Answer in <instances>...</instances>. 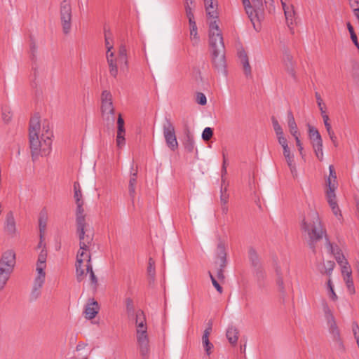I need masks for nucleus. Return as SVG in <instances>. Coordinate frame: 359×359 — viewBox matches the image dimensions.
Instances as JSON below:
<instances>
[{
    "mask_svg": "<svg viewBox=\"0 0 359 359\" xmlns=\"http://www.w3.org/2000/svg\"><path fill=\"white\" fill-rule=\"evenodd\" d=\"M320 114H321V116L323 117V123H324L325 127L326 128V130L327 131H330V130H332L331 124L330 123L329 116L326 114V111H323V113H320Z\"/></svg>",
    "mask_w": 359,
    "mask_h": 359,
    "instance_id": "49",
    "label": "nucleus"
},
{
    "mask_svg": "<svg viewBox=\"0 0 359 359\" xmlns=\"http://www.w3.org/2000/svg\"><path fill=\"white\" fill-rule=\"evenodd\" d=\"M315 97L317 101V104L319 108V110L320 111V113H323V111H325V104L323 102V99L321 98L320 95L316 92L315 93Z\"/></svg>",
    "mask_w": 359,
    "mask_h": 359,
    "instance_id": "46",
    "label": "nucleus"
},
{
    "mask_svg": "<svg viewBox=\"0 0 359 359\" xmlns=\"http://www.w3.org/2000/svg\"><path fill=\"white\" fill-rule=\"evenodd\" d=\"M322 307L325 318L327 321L329 332L332 334L333 339L337 343L339 350L343 352L345 348L340 338V332L336 323L333 312L325 301H323Z\"/></svg>",
    "mask_w": 359,
    "mask_h": 359,
    "instance_id": "6",
    "label": "nucleus"
},
{
    "mask_svg": "<svg viewBox=\"0 0 359 359\" xmlns=\"http://www.w3.org/2000/svg\"><path fill=\"white\" fill-rule=\"evenodd\" d=\"M327 296L329 297V298L333 302H337L338 299V296L337 295L334 291V285L330 278L328 279L327 283Z\"/></svg>",
    "mask_w": 359,
    "mask_h": 359,
    "instance_id": "37",
    "label": "nucleus"
},
{
    "mask_svg": "<svg viewBox=\"0 0 359 359\" xmlns=\"http://www.w3.org/2000/svg\"><path fill=\"white\" fill-rule=\"evenodd\" d=\"M137 341L139 346L140 353L143 359H147L149 353V337H138Z\"/></svg>",
    "mask_w": 359,
    "mask_h": 359,
    "instance_id": "23",
    "label": "nucleus"
},
{
    "mask_svg": "<svg viewBox=\"0 0 359 359\" xmlns=\"http://www.w3.org/2000/svg\"><path fill=\"white\" fill-rule=\"evenodd\" d=\"M16 264L15 252L13 250H8L3 252L0 259V269L12 273Z\"/></svg>",
    "mask_w": 359,
    "mask_h": 359,
    "instance_id": "11",
    "label": "nucleus"
},
{
    "mask_svg": "<svg viewBox=\"0 0 359 359\" xmlns=\"http://www.w3.org/2000/svg\"><path fill=\"white\" fill-rule=\"evenodd\" d=\"M279 144L283 148V156L292 176L296 177L297 175V170L296 163L294 161V156L291 152L287 141L284 142V143H280Z\"/></svg>",
    "mask_w": 359,
    "mask_h": 359,
    "instance_id": "15",
    "label": "nucleus"
},
{
    "mask_svg": "<svg viewBox=\"0 0 359 359\" xmlns=\"http://www.w3.org/2000/svg\"><path fill=\"white\" fill-rule=\"evenodd\" d=\"M301 229L307 233L310 239V245L313 248V243L326 236V231L323 228L318 213L316 210H310L304 217Z\"/></svg>",
    "mask_w": 359,
    "mask_h": 359,
    "instance_id": "4",
    "label": "nucleus"
},
{
    "mask_svg": "<svg viewBox=\"0 0 359 359\" xmlns=\"http://www.w3.org/2000/svg\"><path fill=\"white\" fill-rule=\"evenodd\" d=\"M77 233L79 238V250L76 255L75 264L76 276L78 282H81L84 278V270L83 263L86 259V255H90L88 252L93 241V233L88 228V225L77 227Z\"/></svg>",
    "mask_w": 359,
    "mask_h": 359,
    "instance_id": "2",
    "label": "nucleus"
},
{
    "mask_svg": "<svg viewBox=\"0 0 359 359\" xmlns=\"http://www.w3.org/2000/svg\"><path fill=\"white\" fill-rule=\"evenodd\" d=\"M74 198L76 203H84L83 200V195L81 192V189L80 184L78 182H75L74 183Z\"/></svg>",
    "mask_w": 359,
    "mask_h": 359,
    "instance_id": "33",
    "label": "nucleus"
},
{
    "mask_svg": "<svg viewBox=\"0 0 359 359\" xmlns=\"http://www.w3.org/2000/svg\"><path fill=\"white\" fill-rule=\"evenodd\" d=\"M277 284H278L280 290H281V292H284V283H283V280L281 277H279L278 278Z\"/></svg>",
    "mask_w": 359,
    "mask_h": 359,
    "instance_id": "64",
    "label": "nucleus"
},
{
    "mask_svg": "<svg viewBox=\"0 0 359 359\" xmlns=\"http://www.w3.org/2000/svg\"><path fill=\"white\" fill-rule=\"evenodd\" d=\"M125 135H116V144L118 147H122L125 145L126 140L124 137Z\"/></svg>",
    "mask_w": 359,
    "mask_h": 359,
    "instance_id": "53",
    "label": "nucleus"
},
{
    "mask_svg": "<svg viewBox=\"0 0 359 359\" xmlns=\"http://www.w3.org/2000/svg\"><path fill=\"white\" fill-rule=\"evenodd\" d=\"M86 264H84V262L83 263V269L84 270V275L86 273L89 274V279L90 282V285L93 290H97L98 287V279L97 276H95L93 270V266L91 264V255H86Z\"/></svg>",
    "mask_w": 359,
    "mask_h": 359,
    "instance_id": "16",
    "label": "nucleus"
},
{
    "mask_svg": "<svg viewBox=\"0 0 359 359\" xmlns=\"http://www.w3.org/2000/svg\"><path fill=\"white\" fill-rule=\"evenodd\" d=\"M341 273L348 294H354L355 293V290L352 278L351 268L344 267V269L341 270Z\"/></svg>",
    "mask_w": 359,
    "mask_h": 359,
    "instance_id": "18",
    "label": "nucleus"
},
{
    "mask_svg": "<svg viewBox=\"0 0 359 359\" xmlns=\"http://www.w3.org/2000/svg\"><path fill=\"white\" fill-rule=\"evenodd\" d=\"M210 279L212 280V283L214 285V287L216 288V290L219 292H222V287L219 285L218 282L215 280V278L213 277V276L210 273Z\"/></svg>",
    "mask_w": 359,
    "mask_h": 359,
    "instance_id": "56",
    "label": "nucleus"
},
{
    "mask_svg": "<svg viewBox=\"0 0 359 359\" xmlns=\"http://www.w3.org/2000/svg\"><path fill=\"white\" fill-rule=\"evenodd\" d=\"M217 264H219V268L217 269V276L219 279H224V269L225 268L226 266H222L221 263H217Z\"/></svg>",
    "mask_w": 359,
    "mask_h": 359,
    "instance_id": "57",
    "label": "nucleus"
},
{
    "mask_svg": "<svg viewBox=\"0 0 359 359\" xmlns=\"http://www.w3.org/2000/svg\"><path fill=\"white\" fill-rule=\"evenodd\" d=\"M126 313L129 318L135 317L136 312L135 311V307L133 301L130 298H126L125 300Z\"/></svg>",
    "mask_w": 359,
    "mask_h": 359,
    "instance_id": "34",
    "label": "nucleus"
},
{
    "mask_svg": "<svg viewBox=\"0 0 359 359\" xmlns=\"http://www.w3.org/2000/svg\"><path fill=\"white\" fill-rule=\"evenodd\" d=\"M2 118L6 123L11 121L12 118V114L8 107H4L2 109Z\"/></svg>",
    "mask_w": 359,
    "mask_h": 359,
    "instance_id": "43",
    "label": "nucleus"
},
{
    "mask_svg": "<svg viewBox=\"0 0 359 359\" xmlns=\"http://www.w3.org/2000/svg\"><path fill=\"white\" fill-rule=\"evenodd\" d=\"M5 231L11 236H13L16 233L15 221L12 211L8 212L6 215Z\"/></svg>",
    "mask_w": 359,
    "mask_h": 359,
    "instance_id": "21",
    "label": "nucleus"
},
{
    "mask_svg": "<svg viewBox=\"0 0 359 359\" xmlns=\"http://www.w3.org/2000/svg\"><path fill=\"white\" fill-rule=\"evenodd\" d=\"M185 11L189 21L194 20V15L190 5H185Z\"/></svg>",
    "mask_w": 359,
    "mask_h": 359,
    "instance_id": "52",
    "label": "nucleus"
},
{
    "mask_svg": "<svg viewBox=\"0 0 359 359\" xmlns=\"http://www.w3.org/2000/svg\"><path fill=\"white\" fill-rule=\"evenodd\" d=\"M335 266V263L332 261H327L325 263V271H327V275L330 276Z\"/></svg>",
    "mask_w": 359,
    "mask_h": 359,
    "instance_id": "50",
    "label": "nucleus"
},
{
    "mask_svg": "<svg viewBox=\"0 0 359 359\" xmlns=\"http://www.w3.org/2000/svg\"><path fill=\"white\" fill-rule=\"evenodd\" d=\"M102 115L108 124H113L115 121V109L112 102V95L110 92L104 90L102 93Z\"/></svg>",
    "mask_w": 359,
    "mask_h": 359,
    "instance_id": "7",
    "label": "nucleus"
},
{
    "mask_svg": "<svg viewBox=\"0 0 359 359\" xmlns=\"http://www.w3.org/2000/svg\"><path fill=\"white\" fill-rule=\"evenodd\" d=\"M11 275V273L0 269V291L4 288Z\"/></svg>",
    "mask_w": 359,
    "mask_h": 359,
    "instance_id": "39",
    "label": "nucleus"
},
{
    "mask_svg": "<svg viewBox=\"0 0 359 359\" xmlns=\"http://www.w3.org/2000/svg\"><path fill=\"white\" fill-rule=\"evenodd\" d=\"M137 184V171L131 172L128 184V192L132 201H134L135 196V189Z\"/></svg>",
    "mask_w": 359,
    "mask_h": 359,
    "instance_id": "28",
    "label": "nucleus"
},
{
    "mask_svg": "<svg viewBox=\"0 0 359 359\" xmlns=\"http://www.w3.org/2000/svg\"><path fill=\"white\" fill-rule=\"evenodd\" d=\"M106 59L109 74L114 78L117 77L118 69L125 72L128 68L127 49L125 45L119 46L117 53L114 51L106 53Z\"/></svg>",
    "mask_w": 359,
    "mask_h": 359,
    "instance_id": "5",
    "label": "nucleus"
},
{
    "mask_svg": "<svg viewBox=\"0 0 359 359\" xmlns=\"http://www.w3.org/2000/svg\"><path fill=\"white\" fill-rule=\"evenodd\" d=\"M280 1L287 23L292 25L295 15L294 6L292 4H287L285 0H280Z\"/></svg>",
    "mask_w": 359,
    "mask_h": 359,
    "instance_id": "22",
    "label": "nucleus"
},
{
    "mask_svg": "<svg viewBox=\"0 0 359 359\" xmlns=\"http://www.w3.org/2000/svg\"><path fill=\"white\" fill-rule=\"evenodd\" d=\"M238 57L240 58L241 62L243 66L244 73L248 76L251 75V67L249 64L248 57L245 50H241L238 53Z\"/></svg>",
    "mask_w": 359,
    "mask_h": 359,
    "instance_id": "27",
    "label": "nucleus"
},
{
    "mask_svg": "<svg viewBox=\"0 0 359 359\" xmlns=\"http://www.w3.org/2000/svg\"><path fill=\"white\" fill-rule=\"evenodd\" d=\"M72 8L70 0H62L60 6V18L62 32L65 34L72 29Z\"/></svg>",
    "mask_w": 359,
    "mask_h": 359,
    "instance_id": "8",
    "label": "nucleus"
},
{
    "mask_svg": "<svg viewBox=\"0 0 359 359\" xmlns=\"http://www.w3.org/2000/svg\"><path fill=\"white\" fill-rule=\"evenodd\" d=\"M316 156L319 161H323L324 154L323 151V142L311 144Z\"/></svg>",
    "mask_w": 359,
    "mask_h": 359,
    "instance_id": "36",
    "label": "nucleus"
},
{
    "mask_svg": "<svg viewBox=\"0 0 359 359\" xmlns=\"http://www.w3.org/2000/svg\"><path fill=\"white\" fill-rule=\"evenodd\" d=\"M135 318L136 324L137 339H138V337H148L147 327L144 312L142 310L137 311Z\"/></svg>",
    "mask_w": 359,
    "mask_h": 359,
    "instance_id": "14",
    "label": "nucleus"
},
{
    "mask_svg": "<svg viewBox=\"0 0 359 359\" xmlns=\"http://www.w3.org/2000/svg\"><path fill=\"white\" fill-rule=\"evenodd\" d=\"M53 136V131L48 122L44 121L41 128L39 115H34L31 118L29 127V142L33 158L46 156L50 153Z\"/></svg>",
    "mask_w": 359,
    "mask_h": 359,
    "instance_id": "1",
    "label": "nucleus"
},
{
    "mask_svg": "<svg viewBox=\"0 0 359 359\" xmlns=\"http://www.w3.org/2000/svg\"><path fill=\"white\" fill-rule=\"evenodd\" d=\"M99 311V305L98 303L95 301L93 299L89 300L88 303L86 306L85 308V315L86 318L88 320L93 319Z\"/></svg>",
    "mask_w": 359,
    "mask_h": 359,
    "instance_id": "20",
    "label": "nucleus"
},
{
    "mask_svg": "<svg viewBox=\"0 0 359 359\" xmlns=\"http://www.w3.org/2000/svg\"><path fill=\"white\" fill-rule=\"evenodd\" d=\"M212 129L210 127H207L202 133V139L205 141H208L212 137Z\"/></svg>",
    "mask_w": 359,
    "mask_h": 359,
    "instance_id": "48",
    "label": "nucleus"
},
{
    "mask_svg": "<svg viewBox=\"0 0 359 359\" xmlns=\"http://www.w3.org/2000/svg\"><path fill=\"white\" fill-rule=\"evenodd\" d=\"M337 189H332L331 187H327V189L326 191V198L328 203H331L332 201H336V195H335V190Z\"/></svg>",
    "mask_w": 359,
    "mask_h": 359,
    "instance_id": "45",
    "label": "nucleus"
},
{
    "mask_svg": "<svg viewBox=\"0 0 359 359\" xmlns=\"http://www.w3.org/2000/svg\"><path fill=\"white\" fill-rule=\"evenodd\" d=\"M186 149L189 152H193L194 150V142L191 140H189L185 146Z\"/></svg>",
    "mask_w": 359,
    "mask_h": 359,
    "instance_id": "58",
    "label": "nucleus"
},
{
    "mask_svg": "<svg viewBox=\"0 0 359 359\" xmlns=\"http://www.w3.org/2000/svg\"><path fill=\"white\" fill-rule=\"evenodd\" d=\"M330 175L327 180V187H331L332 189H337L338 186L337 180V174L334 170V166L330 165L329 166Z\"/></svg>",
    "mask_w": 359,
    "mask_h": 359,
    "instance_id": "29",
    "label": "nucleus"
},
{
    "mask_svg": "<svg viewBox=\"0 0 359 359\" xmlns=\"http://www.w3.org/2000/svg\"><path fill=\"white\" fill-rule=\"evenodd\" d=\"M84 203H76V227L81 226H86L85 215H84V209L83 208Z\"/></svg>",
    "mask_w": 359,
    "mask_h": 359,
    "instance_id": "26",
    "label": "nucleus"
},
{
    "mask_svg": "<svg viewBox=\"0 0 359 359\" xmlns=\"http://www.w3.org/2000/svg\"><path fill=\"white\" fill-rule=\"evenodd\" d=\"M30 52H31L32 59L34 60V58L36 57V52H37V46L34 41H32L30 43Z\"/></svg>",
    "mask_w": 359,
    "mask_h": 359,
    "instance_id": "55",
    "label": "nucleus"
},
{
    "mask_svg": "<svg viewBox=\"0 0 359 359\" xmlns=\"http://www.w3.org/2000/svg\"><path fill=\"white\" fill-rule=\"evenodd\" d=\"M196 102L201 105H205L207 102L206 96L203 93L196 95Z\"/></svg>",
    "mask_w": 359,
    "mask_h": 359,
    "instance_id": "51",
    "label": "nucleus"
},
{
    "mask_svg": "<svg viewBox=\"0 0 359 359\" xmlns=\"http://www.w3.org/2000/svg\"><path fill=\"white\" fill-rule=\"evenodd\" d=\"M216 256L218 259L217 263H221L222 266H226V248L223 243L219 242L217 246Z\"/></svg>",
    "mask_w": 359,
    "mask_h": 359,
    "instance_id": "24",
    "label": "nucleus"
},
{
    "mask_svg": "<svg viewBox=\"0 0 359 359\" xmlns=\"http://www.w3.org/2000/svg\"><path fill=\"white\" fill-rule=\"evenodd\" d=\"M229 194L227 193L226 188L222 187L221 190H220V201H221L222 205H226L228 203V201H229Z\"/></svg>",
    "mask_w": 359,
    "mask_h": 359,
    "instance_id": "44",
    "label": "nucleus"
},
{
    "mask_svg": "<svg viewBox=\"0 0 359 359\" xmlns=\"http://www.w3.org/2000/svg\"><path fill=\"white\" fill-rule=\"evenodd\" d=\"M352 332L355 339L359 338V325L356 322L352 323Z\"/></svg>",
    "mask_w": 359,
    "mask_h": 359,
    "instance_id": "54",
    "label": "nucleus"
},
{
    "mask_svg": "<svg viewBox=\"0 0 359 359\" xmlns=\"http://www.w3.org/2000/svg\"><path fill=\"white\" fill-rule=\"evenodd\" d=\"M296 142V145L298 148V151L300 154L301 156H303V146H302V144L301 142V140L299 138H297V140L295 141Z\"/></svg>",
    "mask_w": 359,
    "mask_h": 359,
    "instance_id": "61",
    "label": "nucleus"
},
{
    "mask_svg": "<svg viewBox=\"0 0 359 359\" xmlns=\"http://www.w3.org/2000/svg\"><path fill=\"white\" fill-rule=\"evenodd\" d=\"M212 321L210 320L208 323V327L204 330L203 334L202 336V345L206 355H210L212 353L211 350L213 348V344L209 340V336L212 332Z\"/></svg>",
    "mask_w": 359,
    "mask_h": 359,
    "instance_id": "17",
    "label": "nucleus"
},
{
    "mask_svg": "<svg viewBox=\"0 0 359 359\" xmlns=\"http://www.w3.org/2000/svg\"><path fill=\"white\" fill-rule=\"evenodd\" d=\"M204 3L206 13L210 21L217 20L219 18V13L217 12V1L204 0Z\"/></svg>",
    "mask_w": 359,
    "mask_h": 359,
    "instance_id": "19",
    "label": "nucleus"
},
{
    "mask_svg": "<svg viewBox=\"0 0 359 359\" xmlns=\"http://www.w3.org/2000/svg\"><path fill=\"white\" fill-rule=\"evenodd\" d=\"M47 219H48V215H47L46 211L42 210L40 212L39 218V226L40 238H41V241L39 243V246H38L39 248H41V245H42L41 239H42L43 235L46 229Z\"/></svg>",
    "mask_w": 359,
    "mask_h": 359,
    "instance_id": "25",
    "label": "nucleus"
},
{
    "mask_svg": "<svg viewBox=\"0 0 359 359\" xmlns=\"http://www.w3.org/2000/svg\"><path fill=\"white\" fill-rule=\"evenodd\" d=\"M332 210L333 214H334L336 217H341V210H340V209H339V206H337V207H334V208L332 209Z\"/></svg>",
    "mask_w": 359,
    "mask_h": 359,
    "instance_id": "63",
    "label": "nucleus"
},
{
    "mask_svg": "<svg viewBox=\"0 0 359 359\" xmlns=\"http://www.w3.org/2000/svg\"><path fill=\"white\" fill-rule=\"evenodd\" d=\"M328 133V135L331 140V141L333 142L335 147L337 146V137L333 131V130H330V131H327Z\"/></svg>",
    "mask_w": 359,
    "mask_h": 359,
    "instance_id": "59",
    "label": "nucleus"
},
{
    "mask_svg": "<svg viewBox=\"0 0 359 359\" xmlns=\"http://www.w3.org/2000/svg\"><path fill=\"white\" fill-rule=\"evenodd\" d=\"M47 251L42 249L38 256L36 264L46 265Z\"/></svg>",
    "mask_w": 359,
    "mask_h": 359,
    "instance_id": "42",
    "label": "nucleus"
},
{
    "mask_svg": "<svg viewBox=\"0 0 359 359\" xmlns=\"http://www.w3.org/2000/svg\"><path fill=\"white\" fill-rule=\"evenodd\" d=\"M317 269L320 273L327 275V271H325L326 268L325 267V262L320 263L319 264H318Z\"/></svg>",
    "mask_w": 359,
    "mask_h": 359,
    "instance_id": "60",
    "label": "nucleus"
},
{
    "mask_svg": "<svg viewBox=\"0 0 359 359\" xmlns=\"http://www.w3.org/2000/svg\"><path fill=\"white\" fill-rule=\"evenodd\" d=\"M209 44L212 51V60L217 69L225 67L224 43L223 36L217 20L209 22Z\"/></svg>",
    "mask_w": 359,
    "mask_h": 359,
    "instance_id": "3",
    "label": "nucleus"
},
{
    "mask_svg": "<svg viewBox=\"0 0 359 359\" xmlns=\"http://www.w3.org/2000/svg\"><path fill=\"white\" fill-rule=\"evenodd\" d=\"M248 256L250 261L251 262L252 264L257 267V269L260 268V264L259 260V257L257 254V252L253 248H250L248 252Z\"/></svg>",
    "mask_w": 359,
    "mask_h": 359,
    "instance_id": "38",
    "label": "nucleus"
},
{
    "mask_svg": "<svg viewBox=\"0 0 359 359\" xmlns=\"http://www.w3.org/2000/svg\"><path fill=\"white\" fill-rule=\"evenodd\" d=\"M226 335L231 344H236L238 339V331L235 327L229 326L226 330Z\"/></svg>",
    "mask_w": 359,
    "mask_h": 359,
    "instance_id": "32",
    "label": "nucleus"
},
{
    "mask_svg": "<svg viewBox=\"0 0 359 359\" xmlns=\"http://www.w3.org/2000/svg\"><path fill=\"white\" fill-rule=\"evenodd\" d=\"M147 273L150 276L154 277L155 276V262L152 258L149 259Z\"/></svg>",
    "mask_w": 359,
    "mask_h": 359,
    "instance_id": "47",
    "label": "nucleus"
},
{
    "mask_svg": "<svg viewBox=\"0 0 359 359\" xmlns=\"http://www.w3.org/2000/svg\"><path fill=\"white\" fill-rule=\"evenodd\" d=\"M190 27V39L193 45H197L199 41V36L198 35V29L195 20L189 21Z\"/></svg>",
    "mask_w": 359,
    "mask_h": 359,
    "instance_id": "30",
    "label": "nucleus"
},
{
    "mask_svg": "<svg viewBox=\"0 0 359 359\" xmlns=\"http://www.w3.org/2000/svg\"><path fill=\"white\" fill-rule=\"evenodd\" d=\"M104 41H105V47L107 49L106 53H109L110 52H114V44L113 39L111 38V34L109 31L104 30Z\"/></svg>",
    "mask_w": 359,
    "mask_h": 359,
    "instance_id": "35",
    "label": "nucleus"
},
{
    "mask_svg": "<svg viewBox=\"0 0 359 359\" xmlns=\"http://www.w3.org/2000/svg\"><path fill=\"white\" fill-rule=\"evenodd\" d=\"M287 124L290 133L298 130L294 116L290 111L287 113Z\"/></svg>",
    "mask_w": 359,
    "mask_h": 359,
    "instance_id": "40",
    "label": "nucleus"
},
{
    "mask_svg": "<svg viewBox=\"0 0 359 359\" xmlns=\"http://www.w3.org/2000/svg\"><path fill=\"white\" fill-rule=\"evenodd\" d=\"M326 245L327 248H328V250L333 255L337 264L340 266L341 270H342L344 267H351L347 259L346 258L345 255L342 252L341 250L339 248V246H333L332 244L327 238Z\"/></svg>",
    "mask_w": 359,
    "mask_h": 359,
    "instance_id": "13",
    "label": "nucleus"
},
{
    "mask_svg": "<svg viewBox=\"0 0 359 359\" xmlns=\"http://www.w3.org/2000/svg\"><path fill=\"white\" fill-rule=\"evenodd\" d=\"M359 2L357 0H350V6L353 8L355 12V9H359L358 7Z\"/></svg>",
    "mask_w": 359,
    "mask_h": 359,
    "instance_id": "62",
    "label": "nucleus"
},
{
    "mask_svg": "<svg viewBox=\"0 0 359 359\" xmlns=\"http://www.w3.org/2000/svg\"><path fill=\"white\" fill-rule=\"evenodd\" d=\"M163 133L167 146L172 150L175 151L178 148L175 127L170 119L165 118L163 125Z\"/></svg>",
    "mask_w": 359,
    "mask_h": 359,
    "instance_id": "10",
    "label": "nucleus"
},
{
    "mask_svg": "<svg viewBox=\"0 0 359 359\" xmlns=\"http://www.w3.org/2000/svg\"><path fill=\"white\" fill-rule=\"evenodd\" d=\"M308 128L309 136L311 140V144L323 142L321 135L316 128L311 126V125H308Z\"/></svg>",
    "mask_w": 359,
    "mask_h": 359,
    "instance_id": "31",
    "label": "nucleus"
},
{
    "mask_svg": "<svg viewBox=\"0 0 359 359\" xmlns=\"http://www.w3.org/2000/svg\"><path fill=\"white\" fill-rule=\"evenodd\" d=\"M46 265L36 264V271L37 273L34 278L32 297L36 299L40 295V289L42 287L46 278L45 269Z\"/></svg>",
    "mask_w": 359,
    "mask_h": 359,
    "instance_id": "12",
    "label": "nucleus"
},
{
    "mask_svg": "<svg viewBox=\"0 0 359 359\" xmlns=\"http://www.w3.org/2000/svg\"><path fill=\"white\" fill-rule=\"evenodd\" d=\"M278 140V143H284V142L287 141L285 137L284 136L283 130L281 126L273 129Z\"/></svg>",
    "mask_w": 359,
    "mask_h": 359,
    "instance_id": "41",
    "label": "nucleus"
},
{
    "mask_svg": "<svg viewBox=\"0 0 359 359\" xmlns=\"http://www.w3.org/2000/svg\"><path fill=\"white\" fill-rule=\"evenodd\" d=\"M242 0L245 11L250 20L253 27L257 29V23L259 24L261 18V10L262 7V0Z\"/></svg>",
    "mask_w": 359,
    "mask_h": 359,
    "instance_id": "9",
    "label": "nucleus"
}]
</instances>
